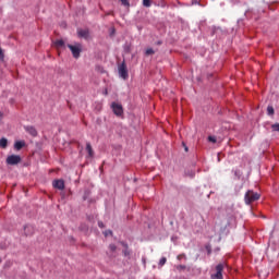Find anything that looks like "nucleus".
<instances>
[{
	"label": "nucleus",
	"mask_w": 279,
	"mask_h": 279,
	"mask_svg": "<svg viewBox=\"0 0 279 279\" xmlns=\"http://www.w3.org/2000/svg\"><path fill=\"white\" fill-rule=\"evenodd\" d=\"M258 199H260V194H258V192H254L252 190H248L245 193V196H244L245 204H247V205L254 204V202H258Z\"/></svg>",
	"instance_id": "1"
},
{
	"label": "nucleus",
	"mask_w": 279,
	"mask_h": 279,
	"mask_svg": "<svg viewBox=\"0 0 279 279\" xmlns=\"http://www.w3.org/2000/svg\"><path fill=\"white\" fill-rule=\"evenodd\" d=\"M68 47L73 56V58H75V60H77L80 58V56H82V44L76 43L74 45L68 44Z\"/></svg>",
	"instance_id": "2"
},
{
	"label": "nucleus",
	"mask_w": 279,
	"mask_h": 279,
	"mask_svg": "<svg viewBox=\"0 0 279 279\" xmlns=\"http://www.w3.org/2000/svg\"><path fill=\"white\" fill-rule=\"evenodd\" d=\"M23 159L21 158V155H10L7 157V165H10L11 167H14L16 165H21V161Z\"/></svg>",
	"instance_id": "3"
},
{
	"label": "nucleus",
	"mask_w": 279,
	"mask_h": 279,
	"mask_svg": "<svg viewBox=\"0 0 279 279\" xmlns=\"http://www.w3.org/2000/svg\"><path fill=\"white\" fill-rule=\"evenodd\" d=\"M119 75L122 77V80H128L130 75L128 74V65H125V61H123L119 66H118Z\"/></svg>",
	"instance_id": "4"
},
{
	"label": "nucleus",
	"mask_w": 279,
	"mask_h": 279,
	"mask_svg": "<svg viewBox=\"0 0 279 279\" xmlns=\"http://www.w3.org/2000/svg\"><path fill=\"white\" fill-rule=\"evenodd\" d=\"M111 110L116 114V117H123V106L119 102L111 104Z\"/></svg>",
	"instance_id": "5"
},
{
	"label": "nucleus",
	"mask_w": 279,
	"mask_h": 279,
	"mask_svg": "<svg viewBox=\"0 0 279 279\" xmlns=\"http://www.w3.org/2000/svg\"><path fill=\"white\" fill-rule=\"evenodd\" d=\"M211 279H223V264H218L216 266V274H213Z\"/></svg>",
	"instance_id": "6"
},
{
	"label": "nucleus",
	"mask_w": 279,
	"mask_h": 279,
	"mask_svg": "<svg viewBox=\"0 0 279 279\" xmlns=\"http://www.w3.org/2000/svg\"><path fill=\"white\" fill-rule=\"evenodd\" d=\"M77 36L78 38H84L85 40H88V38L90 37V32H88V29H77Z\"/></svg>",
	"instance_id": "7"
},
{
	"label": "nucleus",
	"mask_w": 279,
	"mask_h": 279,
	"mask_svg": "<svg viewBox=\"0 0 279 279\" xmlns=\"http://www.w3.org/2000/svg\"><path fill=\"white\" fill-rule=\"evenodd\" d=\"M53 189H58L59 191H64V180L58 179L52 182Z\"/></svg>",
	"instance_id": "8"
},
{
	"label": "nucleus",
	"mask_w": 279,
	"mask_h": 279,
	"mask_svg": "<svg viewBox=\"0 0 279 279\" xmlns=\"http://www.w3.org/2000/svg\"><path fill=\"white\" fill-rule=\"evenodd\" d=\"M25 132H27V134H29L31 136H38V131L36 130V128L32 126V125H27L24 126Z\"/></svg>",
	"instance_id": "9"
},
{
	"label": "nucleus",
	"mask_w": 279,
	"mask_h": 279,
	"mask_svg": "<svg viewBox=\"0 0 279 279\" xmlns=\"http://www.w3.org/2000/svg\"><path fill=\"white\" fill-rule=\"evenodd\" d=\"M34 232H35L34 226L26 225L24 227V234H25V236H32V234H34Z\"/></svg>",
	"instance_id": "10"
},
{
	"label": "nucleus",
	"mask_w": 279,
	"mask_h": 279,
	"mask_svg": "<svg viewBox=\"0 0 279 279\" xmlns=\"http://www.w3.org/2000/svg\"><path fill=\"white\" fill-rule=\"evenodd\" d=\"M22 147H25V141L15 142L14 149H16V151H21Z\"/></svg>",
	"instance_id": "11"
},
{
	"label": "nucleus",
	"mask_w": 279,
	"mask_h": 279,
	"mask_svg": "<svg viewBox=\"0 0 279 279\" xmlns=\"http://www.w3.org/2000/svg\"><path fill=\"white\" fill-rule=\"evenodd\" d=\"M86 151L88 153L89 158H93V156H95V151L93 150V146L90 145V143L86 144Z\"/></svg>",
	"instance_id": "12"
},
{
	"label": "nucleus",
	"mask_w": 279,
	"mask_h": 279,
	"mask_svg": "<svg viewBox=\"0 0 279 279\" xmlns=\"http://www.w3.org/2000/svg\"><path fill=\"white\" fill-rule=\"evenodd\" d=\"M54 47H56L57 49H62V48H64V47H65L64 40H62V39L56 40V41H54Z\"/></svg>",
	"instance_id": "13"
},
{
	"label": "nucleus",
	"mask_w": 279,
	"mask_h": 279,
	"mask_svg": "<svg viewBox=\"0 0 279 279\" xmlns=\"http://www.w3.org/2000/svg\"><path fill=\"white\" fill-rule=\"evenodd\" d=\"M0 147H1V149H7L8 148V138L2 137L0 140Z\"/></svg>",
	"instance_id": "14"
},
{
	"label": "nucleus",
	"mask_w": 279,
	"mask_h": 279,
	"mask_svg": "<svg viewBox=\"0 0 279 279\" xmlns=\"http://www.w3.org/2000/svg\"><path fill=\"white\" fill-rule=\"evenodd\" d=\"M144 8H151V0H143Z\"/></svg>",
	"instance_id": "15"
},
{
	"label": "nucleus",
	"mask_w": 279,
	"mask_h": 279,
	"mask_svg": "<svg viewBox=\"0 0 279 279\" xmlns=\"http://www.w3.org/2000/svg\"><path fill=\"white\" fill-rule=\"evenodd\" d=\"M274 112H275L274 107L268 106L267 107V113L269 114V117L274 116Z\"/></svg>",
	"instance_id": "16"
},
{
	"label": "nucleus",
	"mask_w": 279,
	"mask_h": 279,
	"mask_svg": "<svg viewBox=\"0 0 279 279\" xmlns=\"http://www.w3.org/2000/svg\"><path fill=\"white\" fill-rule=\"evenodd\" d=\"M120 2L122 5H124V8H130V0H120Z\"/></svg>",
	"instance_id": "17"
},
{
	"label": "nucleus",
	"mask_w": 279,
	"mask_h": 279,
	"mask_svg": "<svg viewBox=\"0 0 279 279\" xmlns=\"http://www.w3.org/2000/svg\"><path fill=\"white\" fill-rule=\"evenodd\" d=\"M167 264V257H162L160 260H159V267H163V265Z\"/></svg>",
	"instance_id": "18"
},
{
	"label": "nucleus",
	"mask_w": 279,
	"mask_h": 279,
	"mask_svg": "<svg viewBox=\"0 0 279 279\" xmlns=\"http://www.w3.org/2000/svg\"><path fill=\"white\" fill-rule=\"evenodd\" d=\"M155 51L151 48L146 49V56H154Z\"/></svg>",
	"instance_id": "19"
},
{
	"label": "nucleus",
	"mask_w": 279,
	"mask_h": 279,
	"mask_svg": "<svg viewBox=\"0 0 279 279\" xmlns=\"http://www.w3.org/2000/svg\"><path fill=\"white\" fill-rule=\"evenodd\" d=\"M274 132H279V123H275L271 125Z\"/></svg>",
	"instance_id": "20"
},
{
	"label": "nucleus",
	"mask_w": 279,
	"mask_h": 279,
	"mask_svg": "<svg viewBox=\"0 0 279 279\" xmlns=\"http://www.w3.org/2000/svg\"><path fill=\"white\" fill-rule=\"evenodd\" d=\"M184 269H186V266H185V265H178V266H177V270H178V271H183Z\"/></svg>",
	"instance_id": "21"
},
{
	"label": "nucleus",
	"mask_w": 279,
	"mask_h": 279,
	"mask_svg": "<svg viewBox=\"0 0 279 279\" xmlns=\"http://www.w3.org/2000/svg\"><path fill=\"white\" fill-rule=\"evenodd\" d=\"M109 250H110V252H117V245L110 244Z\"/></svg>",
	"instance_id": "22"
},
{
	"label": "nucleus",
	"mask_w": 279,
	"mask_h": 279,
	"mask_svg": "<svg viewBox=\"0 0 279 279\" xmlns=\"http://www.w3.org/2000/svg\"><path fill=\"white\" fill-rule=\"evenodd\" d=\"M208 141H209L210 143H217V138H216L215 136H209V137H208Z\"/></svg>",
	"instance_id": "23"
},
{
	"label": "nucleus",
	"mask_w": 279,
	"mask_h": 279,
	"mask_svg": "<svg viewBox=\"0 0 279 279\" xmlns=\"http://www.w3.org/2000/svg\"><path fill=\"white\" fill-rule=\"evenodd\" d=\"M3 50L0 48V60H3Z\"/></svg>",
	"instance_id": "24"
},
{
	"label": "nucleus",
	"mask_w": 279,
	"mask_h": 279,
	"mask_svg": "<svg viewBox=\"0 0 279 279\" xmlns=\"http://www.w3.org/2000/svg\"><path fill=\"white\" fill-rule=\"evenodd\" d=\"M108 234H112V231L109 230V231H106V232H105V236H108Z\"/></svg>",
	"instance_id": "25"
},
{
	"label": "nucleus",
	"mask_w": 279,
	"mask_h": 279,
	"mask_svg": "<svg viewBox=\"0 0 279 279\" xmlns=\"http://www.w3.org/2000/svg\"><path fill=\"white\" fill-rule=\"evenodd\" d=\"M99 228H105L104 223L101 221L98 222Z\"/></svg>",
	"instance_id": "26"
},
{
	"label": "nucleus",
	"mask_w": 279,
	"mask_h": 279,
	"mask_svg": "<svg viewBox=\"0 0 279 279\" xmlns=\"http://www.w3.org/2000/svg\"><path fill=\"white\" fill-rule=\"evenodd\" d=\"M2 117H3V112L0 111V119H2Z\"/></svg>",
	"instance_id": "27"
},
{
	"label": "nucleus",
	"mask_w": 279,
	"mask_h": 279,
	"mask_svg": "<svg viewBox=\"0 0 279 279\" xmlns=\"http://www.w3.org/2000/svg\"><path fill=\"white\" fill-rule=\"evenodd\" d=\"M157 45H162V41H157Z\"/></svg>",
	"instance_id": "28"
},
{
	"label": "nucleus",
	"mask_w": 279,
	"mask_h": 279,
	"mask_svg": "<svg viewBox=\"0 0 279 279\" xmlns=\"http://www.w3.org/2000/svg\"><path fill=\"white\" fill-rule=\"evenodd\" d=\"M181 258H182V255H179V256H178V259L180 260Z\"/></svg>",
	"instance_id": "29"
},
{
	"label": "nucleus",
	"mask_w": 279,
	"mask_h": 279,
	"mask_svg": "<svg viewBox=\"0 0 279 279\" xmlns=\"http://www.w3.org/2000/svg\"><path fill=\"white\" fill-rule=\"evenodd\" d=\"M185 151H189V147H185Z\"/></svg>",
	"instance_id": "30"
},
{
	"label": "nucleus",
	"mask_w": 279,
	"mask_h": 279,
	"mask_svg": "<svg viewBox=\"0 0 279 279\" xmlns=\"http://www.w3.org/2000/svg\"><path fill=\"white\" fill-rule=\"evenodd\" d=\"M208 254H210V251H208Z\"/></svg>",
	"instance_id": "31"
},
{
	"label": "nucleus",
	"mask_w": 279,
	"mask_h": 279,
	"mask_svg": "<svg viewBox=\"0 0 279 279\" xmlns=\"http://www.w3.org/2000/svg\"><path fill=\"white\" fill-rule=\"evenodd\" d=\"M0 263H1V258H0Z\"/></svg>",
	"instance_id": "32"
}]
</instances>
